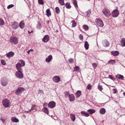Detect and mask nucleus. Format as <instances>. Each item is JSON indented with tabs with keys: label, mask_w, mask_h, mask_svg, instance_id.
<instances>
[{
	"label": "nucleus",
	"mask_w": 125,
	"mask_h": 125,
	"mask_svg": "<svg viewBox=\"0 0 125 125\" xmlns=\"http://www.w3.org/2000/svg\"><path fill=\"white\" fill-rule=\"evenodd\" d=\"M2 104L4 106L6 107H10V103L9 100L5 98L2 101Z\"/></svg>",
	"instance_id": "nucleus-1"
},
{
	"label": "nucleus",
	"mask_w": 125,
	"mask_h": 125,
	"mask_svg": "<svg viewBox=\"0 0 125 125\" xmlns=\"http://www.w3.org/2000/svg\"><path fill=\"white\" fill-rule=\"evenodd\" d=\"M102 12L106 17H109L111 14L110 11L108 9L104 8L102 10Z\"/></svg>",
	"instance_id": "nucleus-2"
},
{
	"label": "nucleus",
	"mask_w": 125,
	"mask_h": 125,
	"mask_svg": "<svg viewBox=\"0 0 125 125\" xmlns=\"http://www.w3.org/2000/svg\"><path fill=\"white\" fill-rule=\"evenodd\" d=\"M22 71H17L15 73L16 77L19 78L21 79L23 77V74Z\"/></svg>",
	"instance_id": "nucleus-3"
},
{
	"label": "nucleus",
	"mask_w": 125,
	"mask_h": 125,
	"mask_svg": "<svg viewBox=\"0 0 125 125\" xmlns=\"http://www.w3.org/2000/svg\"><path fill=\"white\" fill-rule=\"evenodd\" d=\"M24 90V88L22 87H18L16 90L15 93L17 95H20Z\"/></svg>",
	"instance_id": "nucleus-4"
},
{
	"label": "nucleus",
	"mask_w": 125,
	"mask_h": 125,
	"mask_svg": "<svg viewBox=\"0 0 125 125\" xmlns=\"http://www.w3.org/2000/svg\"><path fill=\"white\" fill-rule=\"evenodd\" d=\"M96 22L97 25L100 27H102L104 26V25L102 21L99 19H96Z\"/></svg>",
	"instance_id": "nucleus-5"
},
{
	"label": "nucleus",
	"mask_w": 125,
	"mask_h": 125,
	"mask_svg": "<svg viewBox=\"0 0 125 125\" xmlns=\"http://www.w3.org/2000/svg\"><path fill=\"white\" fill-rule=\"evenodd\" d=\"M119 14V12L117 9L113 11L112 13V15L113 17H117Z\"/></svg>",
	"instance_id": "nucleus-6"
},
{
	"label": "nucleus",
	"mask_w": 125,
	"mask_h": 125,
	"mask_svg": "<svg viewBox=\"0 0 125 125\" xmlns=\"http://www.w3.org/2000/svg\"><path fill=\"white\" fill-rule=\"evenodd\" d=\"M52 80L54 82L57 83H59L61 80L60 77L57 76H55L53 77Z\"/></svg>",
	"instance_id": "nucleus-7"
},
{
	"label": "nucleus",
	"mask_w": 125,
	"mask_h": 125,
	"mask_svg": "<svg viewBox=\"0 0 125 125\" xmlns=\"http://www.w3.org/2000/svg\"><path fill=\"white\" fill-rule=\"evenodd\" d=\"M22 65L20 63H18L16 65V67L17 71H23L21 67Z\"/></svg>",
	"instance_id": "nucleus-8"
},
{
	"label": "nucleus",
	"mask_w": 125,
	"mask_h": 125,
	"mask_svg": "<svg viewBox=\"0 0 125 125\" xmlns=\"http://www.w3.org/2000/svg\"><path fill=\"white\" fill-rule=\"evenodd\" d=\"M10 41L11 42L15 44H17L18 42V40L16 37H11Z\"/></svg>",
	"instance_id": "nucleus-9"
},
{
	"label": "nucleus",
	"mask_w": 125,
	"mask_h": 125,
	"mask_svg": "<svg viewBox=\"0 0 125 125\" xmlns=\"http://www.w3.org/2000/svg\"><path fill=\"white\" fill-rule=\"evenodd\" d=\"M56 105L55 103L53 101L50 102L48 104V107L51 108H52L54 107Z\"/></svg>",
	"instance_id": "nucleus-10"
},
{
	"label": "nucleus",
	"mask_w": 125,
	"mask_h": 125,
	"mask_svg": "<svg viewBox=\"0 0 125 125\" xmlns=\"http://www.w3.org/2000/svg\"><path fill=\"white\" fill-rule=\"evenodd\" d=\"M14 55V52L12 51H11L6 54V55L7 57L10 58V57H13Z\"/></svg>",
	"instance_id": "nucleus-11"
},
{
	"label": "nucleus",
	"mask_w": 125,
	"mask_h": 125,
	"mask_svg": "<svg viewBox=\"0 0 125 125\" xmlns=\"http://www.w3.org/2000/svg\"><path fill=\"white\" fill-rule=\"evenodd\" d=\"M49 40V36L48 35H45L42 39V41L46 42H47Z\"/></svg>",
	"instance_id": "nucleus-12"
},
{
	"label": "nucleus",
	"mask_w": 125,
	"mask_h": 125,
	"mask_svg": "<svg viewBox=\"0 0 125 125\" xmlns=\"http://www.w3.org/2000/svg\"><path fill=\"white\" fill-rule=\"evenodd\" d=\"M102 43L103 45L105 47L108 46L109 45V43L108 42L107 40H105L103 41L102 42Z\"/></svg>",
	"instance_id": "nucleus-13"
},
{
	"label": "nucleus",
	"mask_w": 125,
	"mask_h": 125,
	"mask_svg": "<svg viewBox=\"0 0 125 125\" xmlns=\"http://www.w3.org/2000/svg\"><path fill=\"white\" fill-rule=\"evenodd\" d=\"M52 56L51 55H49L45 59V61L47 63H49L52 59Z\"/></svg>",
	"instance_id": "nucleus-14"
},
{
	"label": "nucleus",
	"mask_w": 125,
	"mask_h": 125,
	"mask_svg": "<svg viewBox=\"0 0 125 125\" xmlns=\"http://www.w3.org/2000/svg\"><path fill=\"white\" fill-rule=\"evenodd\" d=\"M120 45L122 47L125 46V38H123L121 39L120 41Z\"/></svg>",
	"instance_id": "nucleus-15"
},
{
	"label": "nucleus",
	"mask_w": 125,
	"mask_h": 125,
	"mask_svg": "<svg viewBox=\"0 0 125 125\" xmlns=\"http://www.w3.org/2000/svg\"><path fill=\"white\" fill-rule=\"evenodd\" d=\"M69 97L70 101L73 102L75 100V97L73 94H70L69 96Z\"/></svg>",
	"instance_id": "nucleus-16"
},
{
	"label": "nucleus",
	"mask_w": 125,
	"mask_h": 125,
	"mask_svg": "<svg viewBox=\"0 0 125 125\" xmlns=\"http://www.w3.org/2000/svg\"><path fill=\"white\" fill-rule=\"evenodd\" d=\"M115 77L119 79H121L122 80H123L124 79V76H123L119 74H118L116 75Z\"/></svg>",
	"instance_id": "nucleus-17"
},
{
	"label": "nucleus",
	"mask_w": 125,
	"mask_h": 125,
	"mask_svg": "<svg viewBox=\"0 0 125 125\" xmlns=\"http://www.w3.org/2000/svg\"><path fill=\"white\" fill-rule=\"evenodd\" d=\"M18 24L16 22H15L13 23L12 25V28L14 29H16L18 27Z\"/></svg>",
	"instance_id": "nucleus-18"
},
{
	"label": "nucleus",
	"mask_w": 125,
	"mask_h": 125,
	"mask_svg": "<svg viewBox=\"0 0 125 125\" xmlns=\"http://www.w3.org/2000/svg\"><path fill=\"white\" fill-rule=\"evenodd\" d=\"M11 121L13 122L17 123L19 122V120L16 118L15 117H12L11 118Z\"/></svg>",
	"instance_id": "nucleus-19"
},
{
	"label": "nucleus",
	"mask_w": 125,
	"mask_h": 125,
	"mask_svg": "<svg viewBox=\"0 0 125 125\" xmlns=\"http://www.w3.org/2000/svg\"><path fill=\"white\" fill-rule=\"evenodd\" d=\"M112 54L114 56L118 55L119 54V52L117 51H113L111 52Z\"/></svg>",
	"instance_id": "nucleus-20"
},
{
	"label": "nucleus",
	"mask_w": 125,
	"mask_h": 125,
	"mask_svg": "<svg viewBox=\"0 0 125 125\" xmlns=\"http://www.w3.org/2000/svg\"><path fill=\"white\" fill-rule=\"evenodd\" d=\"M25 24L22 21H21L20 22L19 24V27H20L22 29H23L24 27Z\"/></svg>",
	"instance_id": "nucleus-21"
},
{
	"label": "nucleus",
	"mask_w": 125,
	"mask_h": 125,
	"mask_svg": "<svg viewBox=\"0 0 125 125\" xmlns=\"http://www.w3.org/2000/svg\"><path fill=\"white\" fill-rule=\"evenodd\" d=\"M46 15L48 17H49L51 16V12L49 9H48L46 10Z\"/></svg>",
	"instance_id": "nucleus-22"
},
{
	"label": "nucleus",
	"mask_w": 125,
	"mask_h": 125,
	"mask_svg": "<svg viewBox=\"0 0 125 125\" xmlns=\"http://www.w3.org/2000/svg\"><path fill=\"white\" fill-rule=\"evenodd\" d=\"M42 110L46 114L48 115L49 113V111L48 109L44 107L42 109Z\"/></svg>",
	"instance_id": "nucleus-23"
},
{
	"label": "nucleus",
	"mask_w": 125,
	"mask_h": 125,
	"mask_svg": "<svg viewBox=\"0 0 125 125\" xmlns=\"http://www.w3.org/2000/svg\"><path fill=\"white\" fill-rule=\"evenodd\" d=\"M70 116L71 120L73 121H74L76 119L74 115L73 114H70Z\"/></svg>",
	"instance_id": "nucleus-24"
},
{
	"label": "nucleus",
	"mask_w": 125,
	"mask_h": 125,
	"mask_svg": "<svg viewBox=\"0 0 125 125\" xmlns=\"http://www.w3.org/2000/svg\"><path fill=\"white\" fill-rule=\"evenodd\" d=\"M87 111L89 112L90 114H92L95 112V110L93 109H90L88 110Z\"/></svg>",
	"instance_id": "nucleus-25"
},
{
	"label": "nucleus",
	"mask_w": 125,
	"mask_h": 125,
	"mask_svg": "<svg viewBox=\"0 0 125 125\" xmlns=\"http://www.w3.org/2000/svg\"><path fill=\"white\" fill-rule=\"evenodd\" d=\"M106 112L105 109L103 108L101 109L100 110V112L102 114H104Z\"/></svg>",
	"instance_id": "nucleus-26"
},
{
	"label": "nucleus",
	"mask_w": 125,
	"mask_h": 125,
	"mask_svg": "<svg viewBox=\"0 0 125 125\" xmlns=\"http://www.w3.org/2000/svg\"><path fill=\"white\" fill-rule=\"evenodd\" d=\"M81 92L79 91H78L75 93V95L76 97H79L81 95Z\"/></svg>",
	"instance_id": "nucleus-27"
},
{
	"label": "nucleus",
	"mask_w": 125,
	"mask_h": 125,
	"mask_svg": "<svg viewBox=\"0 0 125 125\" xmlns=\"http://www.w3.org/2000/svg\"><path fill=\"white\" fill-rule=\"evenodd\" d=\"M81 113L85 117H88L89 116L88 114L86 112L83 111H82L81 112Z\"/></svg>",
	"instance_id": "nucleus-28"
},
{
	"label": "nucleus",
	"mask_w": 125,
	"mask_h": 125,
	"mask_svg": "<svg viewBox=\"0 0 125 125\" xmlns=\"http://www.w3.org/2000/svg\"><path fill=\"white\" fill-rule=\"evenodd\" d=\"M89 44L87 42H85L84 46L86 50H87L89 48Z\"/></svg>",
	"instance_id": "nucleus-29"
},
{
	"label": "nucleus",
	"mask_w": 125,
	"mask_h": 125,
	"mask_svg": "<svg viewBox=\"0 0 125 125\" xmlns=\"http://www.w3.org/2000/svg\"><path fill=\"white\" fill-rule=\"evenodd\" d=\"M73 3L75 6V7L76 8L78 7L77 5V2L76 0H73Z\"/></svg>",
	"instance_id": "nucleus-30"
},
{
	"label": "nucleus",
	"mask_w": 125,
	"mask_h": 125,
	"mask_svg": "<svg viewBox=\"0 0 125 125\" xmlns=\"http://www.w3.org/2000/svg\"><path fill=\"white\" fill-rule=\"evenodd\" d=\"M1 83L2 85L3 86H6L7 84V82L6 81L2 80L1 82Z\"/></svg>",
	"instance_id": "nucleus-31"
},
{
	"label": "nucleus",
	"mask_w": 125,
	"mask_h": 125,
	"mask_svg": "<svg viewBox=\"0 0 125 125\" xmlns=\"http://www.w3.org/2000/svg\"><path fill=\"white\" fill-rule=\"evenodd\" d=\"M72 23V27H75L76 26V23L75 22L74 20H73L71 22Z\"/></svg>",
	"instance_id": "nucleus-32"
},
{
	"label": "nucleus",
	"mask_w": 125,
	"mask_h": 125,
	"mask_svg": "<svg viewBox=\"0 0 125 125\" xmlns=\"http://www.w3.org/2000/svg\"><path fill=\"white\" fill-rule=\"evenodd\" d=\"M115 62V60H110L108 62V63H110L111 64H113Z\"/></svg>",
	"instance_id": "nucleus-33"
},
{
	"label": "nucleus",
	"mask_w": 125,
	"mask_h": 125,
	"mask_svg": "<svg viewBox=\"0 0 125 125\" xmlns=\"http://www.w3.org/2000/svg\"><path fill=\"white\" fill-rule=\"evenodd\" d=\"M65 6L67 9H70L71 8V6H70V3H67L65 4Z\"/></svg>",
	"instance_id": "nucleus-34"
},
{
	"label": "nucleus",
	"mask_w": 125,
	"mask_h": 125,
	"mask_svg": "<svg viewBox=\"0 0 125 125\" xmlns=\"http://www.w3.org/2000/svg\"><path fill=\"white\" fill-rule=\"evenodd\" d=\"M64 1V0H59L58 2L61 5H63L65 4Z\"/></svg>",
	"instance_id": "nucleus-35"
},
{
	"label": "nucleus",
	"mask_w": 125,
	"mask_h": 125,
	"mask_svg": "<svg viewBox=\"0 0 125 125\" xmlns=\"http://www.w3.org/2000/svg\"><path fill=\"white\" fill-rule=\"evenodd\" d=\"M55 11L56 13L57 14H59L60 13V9L58 7H57L55 8Z\"/></svg>",
	"instance_id": "nucleus-36"
},
{
	"label": "nucleus",
	"mask_w": 125,
	"mask_h": 125,
	"mask_svg": "<svg viewBox=\"0 0 125 125\" xmlns=\"http://www.w3.org/2000/svg\"><path fill=\"white\" fill-rule=\"evenodd\" d=\"M83 28L85 30L87 31L88 30L89 27L88 26L86 25H84L83 26Z\"/></svg>",
	"instance_id": "nucleus-37"
},
{
	"label": "nucleus",
	"mask_w": 125,
	"mask_h": 125,
	"mask_svg": "<svg viewBox=\"0 0 125 125\" xmlns=\"http://www.w3.org/2000/svg\"><path fill=\"white\" fill-rule=\"evenodd\" d=\"M4 22L3 20L0 19V26L3 25H4Z\"/></svg>",
	"instance_id": "nucleus-38"
},
{
	"label": "nucleus",
	"mask_w": 125,
	"mask_h": 125,
	"mask_svg": "<svg viewBox=\"0 0 125 125\" xmlns=\"http://www.w3.org/2000/svg\"><path fill=\"white\" fill-rule=\"evenodd\" d=\"M38 3L39 4L43 5L44 4V0H38Z\"/></svg>",
	"instance_id": "nucleus-39"
},
{
	"label": "nucleus",
	"mask_w": 125,
	"mask_h": 125,
	"mask_svg": "<svg viewBox=\"0 0 125 125\" xmlns=\"http://www.w3.org/2000/svg\"><path fill=\"white\" fill-rule=\"evenodd\" d=\"M80 68L78 66H76L74 67L73 71H77Z\"/></svg>",
	"instance_id": "nucleus-40"
},
{
	"label": "nucleus",
	"mask_w": 125,
	"mask_h": 125,
	"mask_svg": "<svg viewBox=\"0 0 125 125\" xmlns=\"http://www.w3.org/2000/svg\"><path fill=\"white\" fill-rule=\"evenodd\" d=\"M19 61L20 62H21V64L22 65V66H25V62L23 60H20Z\"/></svg>",
	"instance_id": "nucleus-41"
},
{
	"label": "nucleus",
	"mask_w": 125,
	"mask_h": 125,
	"mask_svg": "<svg viewBox=\"0 0 125 125\" xmlns=\"http://www.w3.org/2000/svg\"><path fill=\"white\" fill-rule=\"evenodd\" d=\"M98 88L100 91H102L103 89L102 88V86L100 84H99L98 85Z\"/></svg>",
	"instance_id": "nucleus-42"
},
{
	"label": "nucleus",
	"mask_w": 125,
	"mask_h": 125,
	"mask_svg": "<svg viewBox=\"0 0 125 125\" xmlns=\"http://www.w3.org/2000/svg\"><path fill=\"white\" fill-rule=\"evenodd\" d=\"M1 63L3 65H5L6 64V62L5 61L3 60H1Z\"/></svg>",
	"instance_id": "nucleus-43"
},
{
	"label": "nucleus",
	"mask_w": 125,
	"mask_h": 125,
	"mask_svg": "<svg viewBox=\"0 0 125 125\" xmlns=\"http://www.w3.org/2000/svg\"><path fill=\"white\" fill-rule=\"evenodd\" d=\"M86 88L88 90H90L92 88V86L90 84H89L86 87Z\"/></svg>",
	"instance_id": "nucleus-44"
},
{
	"label": "nucleus",
	"mask_w": 125,
	"mask_h": 125,
	"mask_svg": "<svg viewBox=\"0 0 125 125\" xmlns=\"http://www.w3.org/2000/svg\"><path fill=\"white\" fill-rule=\"evenodd\" d=\"M41 28V24L38 23L37 25V29H40Z\"/></svg>",
	"instance_id": "nucleus-45"
},
{
	"label": "nucleus",
	"mask_w": 125,
	"mask_h": 125,
	"mask_svg": "<svg viewBox=\"0 0 125 125\" xmlns=\"http://www.w3.org/2000/svg\"><path fill=\"white\" fill-rule=\"evenodd\" d=\"M14 5L13 4H10L7 7V8L8 9H10L11 8L13 7Z\"/></svg>",
	"instance_id": "nucleus-46"
},
{
	"label": "nucleus",
	"mask_w": 125,
	"mask_h": 125,
	"mask_svg": "<svg viewBox=\"0 0 125 125\" xmlns=\"http://www.w3.org/2000/svg\"><path fill=\"white\" fill-rule=\"evenodd\" d=\"M113 81L115 80V78L112 75H109L108 76Z\"/></svg>",
	"instance_id": "nucleus-47"
},
{
	"label": "nucleus",
	"mask_w": 125,
	"mask_h": 125,
	"mask_svg": "<svg viewBox=\"0 0 125 125\" xmlns=\"http://www.w3.org/2000/svg\"><path fill=\"white\" fill-rule=\"evenodd\" d=\"M64 94L65 96L66 97H67L68 96H69V95H70L69 92H65Z\"/></svg>",
	"instance_id": "nucleus-48"
},
{
	"label": "nucleus",
	"mask_w": 125,
	"mask_h": 125,
	"mask_svg": "<svg viewBox=\"0 0 125 125\" xmlns=\"http://www.w3.org/2000/svg\"><path fill=\"white\" fill-rule=\"evenodd\" d=\"M73 60L72 59H70L69 60V62L70 63H72L73 62Z\"/></svg>",
	"instance_id": "nucleus-49"
},
{
	"label": "nucleus",
	"mask_w": 125,
	"mask_h": 125,
	"mask_svg": "<svg viewBox=\"0 0 125 125\" xmlns=\"http://www.w3.org/2000/svg\"><path fill=\"white\" fill-rule=\"evenodd\" d=\"M36 107V105H33L32 106L31 108L30 109L31 111L32 110H34L35 108Z\"/></svg>",
	"instance_id": "nucleus-50"
},
{
	"label": "nucleus",
	"mask_w": 125,
	"mask_h": 125,
	"mask_svg": "<svg viewBox=\"0 0 125 125\" xmlns=\"http://www.w3.org/2000/svg\"><path fill=\"white\" fill-rule=\"evenodd\" d=\"M79 36L80 39L81 40H83V35L80 34L79 35Z\"/></svg>",
	"instance_id": "nucleus-51"
},
{
	"label": "nucleus",
	"mask_w": 125,
	"mask_h": 125,
	"mask_svg": "<svg viewBox=\"0 0 125 125\" xmlns=\"http://www.w3.org/2000/svg\"><path fill=\"white\" fill-rule=\"evenodd\" d=\"M92 66L94 67L95 68H96L97 66V64L96 63H94L92 64Z\"/></svg>",
	"instance_id": "nucleus-52"
},
{
	"label": "nucleus",
	"mask_w": 125,
	"mask_h": 125,
	"mask_svg": "<svg viewBox=\"0 0 125 125\" xmlns=\"http://www.w3.org/2000/svg\"><path fill=\"white\" fill-rule=\"evenodd\" d=\"M38 93L39 94L42 93L43 94V92L42 90H39V91Z\"/></svg>",
	"instance_id": "nucleus-53"
},
{
	"label": "nucleus",
	"mask_w": 125,
	"mask_h": 125,
	"mask_svg": "<svg viewBox=\"0 0 125 125\" xmlns=\"http://www.w3.org/2000/svg\"><path fill=\"white\" fill-rule=\"evenodd\" d=\"M113 93L114 94H115L116 93L117 91L116 89H113Z\"/></svg>",
	"instance_id": "nucleus-54"
},
{
	"label": "nucleus",
	"mask_w": 125,
	"mask_h": 125,
	"mask_svg": "<svg viewBox=\"0 0 125 125\" xmlns=\"http://www.w3.org/2000/svg\"><path fill=\"white\" fill-rule=\"evenodd\" d=\"M91 14V12H88V11L87 12V16L88 17H89L90 16V15Z\"/></svg>",
	"instance_id": "nucleus-55"
},
{
	"label": "nucleus",
	"mask_w": 125,
	"mask_h": 125,
	"mask_svg": "<svg viewBox=\"0 0 125 125\" xmlns=\"http://www.w3.org/2000/svg\"><path fill=\"white\" fill-rule=\"evenodd\" d=\"M31 110H29V111H25V112L26 113H29L30 112H31Z\"/></svg>",
	"instance_id": "nucleus-56"
},
{
	"label": "nucleus",
	"mask_w": 125,
	"mask_h": 125,
	"mask_svg": "<svg viewBox=\"0 0 125 125\" xmlns=\"http://www.w3.org/2000/svg\"><path fill=\"white\" fill-rule=\"evenodd\" d=\"M0 120L2 121V122L3 123H4L5 122V120L4 119H2V118H1Z\"/></svg>",
	"instance_id": "nucleus-57"
},
{
	"label": "nucleus",
	"mask_w": 125,
	"mask_h": 125,
	"mask_svg": "<svg viewBox=\"0 0 125 125\" xmlns=\"http://www.w3.org/2000/svg\"><path fill=\"white\" fill-rule=\"evenodd\" d=\"M33 32V31L32 30L30 32L29 31H28V32L29 33H31L32 32Z\"/></svg>",
	"instance_id": "nucleus-58"
},
{
	"label": "nucleus",
	"mask_w": 125,
	"mask_h": 125,
	"mask_svg": "<svg viewBox=\"0 0 125 125\" xmlns=\"http://www.w3.org/2000/svg\"><path fill=\"white\" fill-rule=\"evenodd\" d=\"M30 50H29L28 51H27V53H28V54H30Z\"/></svg>",
	"instance_id": "nucleus-59"
},
{
	"label": "nucleus",
	"mask_w": 125,
	"mask_h": 125,
	"mask_svg": "<svg viewBox=\"0 0 125 125\" xmlns=\"http://www.w3.org/2000/svg\"><path fill=\"white\" fill-rule=\"evenodd\" d=\"M23 117H26V116L25 115H23Z\"/></svg>",
	"instance_id": "nucleus-60"
},
{
	"label": "nucleus",
	"mask_w": 125,
	"mask_h": 125,
	"mask_svg": "<svg viewBox=\"0 0 125 125\" xmlns=\"http://www.w3.org/2000/svg\"><path fill=\"white\" fill-rule=\"evenodd\" d=\"M46 104V103H45V104H44L43 105V106L44 107H45V104Z\"/></svg>",
	"instance_id": "nucleus-61"
},
{
	"label": "nucleus",
	"mask_w": 125,
	"mask_h": 125,
	"mask_svg": "<svg viewBox=\"0 0 125 125\" xmlns=\"http://www.w3.org/2000/svg\"><path fill=\"white\" fill-rule=\"evenodd\" d=\"M56 32H58V30H56Z\"/></svg>",
	"instance_id": "nucleus-62"
},
{
	"label": "nucleus",
	"mask_w": 125,
	"mask_h": 125,
	"mask_svg": "<svg viewBox=\"0 0 125 125\" xmlns=\"http://www.w3.org/2000/svg\"><path fill=\"white\" fill-rule=\"evenodd\" d=\"M123 94L125 96V92L123 93Z\"/></svg>",
	"instance_id": "nucleus-63"
},
{
	"label": "nucleus",
	"mask_w": 125,
	"mask_h": 125,
	"mask_svg": "<svg viewBox=\"0 0 125 125\" xmlns=\"http://www.w3.org/2000/svg\"><path fill=\"white\" fill-rule=\"evenodd\" d=\"M30 50V51H33V50L32 49H30V50Z\"/></svg>",
	"instance_id": "nucleus-64"
}]
</instances>
